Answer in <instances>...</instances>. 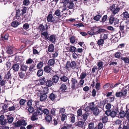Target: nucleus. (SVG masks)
Listing matches in <instances>:
<instances>
[{
    "instance_id": "obj_59",
    "label": "nucleus",
    "mask_w": 129,
    "mask_h": 129,
    "mask_svg": "<svg viewBox=\"0 0 129 129\" xmlns=\"http://www.w3.org/2000/svg\"><path fill=\"white\" fill-rule=\"evenodd\" d=\"M36 64L35 63L32 64L30 65L29 68V71L30 72L33 71V69L36 66Z\"/></svg>"
},
{
    "instance_id": "obj_4",
    "label": "nucleus",
    "mask_w": 129,
    "mask_h": 129,
    "mask_svg": "<svg viewBox=\"0 0 129 129\" xmlns=\"http://www.w3.org/2000/svg\"><path fill=\"white\" fill-rule=\"evenodd\" d=\"M71 88L73 90L76 89L78 87L77 85L76 87V85L77 83V80L76 77L72 78L71 79Z\"/></svg>"
},
{
    "instance_id": "obj_64",
    "label": "nucleus",
    "mask_w": 129,
    "mask_h": 129,
    "mask_svg": "<svg viewBox=\"0 0 129 129\" xmlns=\"http://www.w3.org/2000/svg\"><path fill=\"white\" fill-rule=\"evenodd\" d=\"M126 110L125 111V117L129 116V109L127 107V106H126Z\"/></svg>"
},
{
    "instance_id": "obj_19",
    "label": "nucleus",
    "mask_w": 129,
    "mask_h": 129,
    "mask_svg": "<svg viewBox=\"0 0 129 129\" xmlns=\"http://www.w3.org/2000/svg\"><path fill=\"white\" fill-rule=\"evenodd\" d=\"M19 64V63H17L13 64L12 68L14 71L17 72L18 71L20 68Z\"/></svg>"
},
{
    "instance_id": "obj_43",
    "label": "nucleus",
    "mask_w": 129,
    "mask_h": 129,
    "mask_svg": "<svg viewBox=\"0 0 129 129\" xmlns=\"http://www.w3.org/2000/svg\"><path fill=\"white\" fill-rule=\"evenodd\" d=\"M40 85H43L46 83L45 78L44 77H42L39 80Z\"/></svg>"
},
{
    "instance_id": "obj_58",
    "label": "nucleus",
    "mask_w": 129,
    "mask_h": 129,
    "mask_svg": "<svg viewBox=\"0 0 129 129\" xmlns=\"http://www.w3.org/2000/svg\"><path fill=\"white\" fill-rule=\"evenodd\" d=\"M103 62L100 61L97 64V66H98L99 70H101L103 67Z\"/></svg>"
},
{
    "instance_id": "obj_40",
    "label": "nucleus",
    "mask_w": 129,
    "mask_h": 129,
    "mask_svg": "<svg viewBox=\"0 0 129 129\" xmlns=\"http://www.w3.org/2000/svg\"><path fill=\"white\" fill-rule=\"evenodd\" d=\"M38 29L40 32H43L45 30L44 26L42 24H40L38 28Z\"/></svg>"
},
{
    "instance_id": "obj_11",
    "label": "nucleus",
    "mask_w": 129,
    "mask_h": 129,
    "mask_svg": "<svg viewBox=\"0 0 129 129\" xmlns=\"http://www.w3.org/2000/svg\"><path fill=\"white\" fill-rule=\"evenodd\" d=\"M21 15V13H20V10L19 8H18L16 9V14L15 16L14 17L15 19H19L20 16Z\"/></svg>"
},
{
    "instance_id": "obj_1",
    "label": "nucleus",
    "mask_w": 129,
    "mask_h": 129,
    "mask_svg": "<svg viewBox=\"0 0 129 129\" xmlns=\"http://www.w3.org/2000/svg\"><path fill=\"white\" fill-rule=\"evenodd\" d=\"M122 121L119 119H117L115 122L116 124L119 125L118 129H129V123L126 121H123L122 126Z\"/></svg>"
},
{
    "instance_id": "obj_12",
    "label": "nucleus",
    "mask_w": 129,
    "mask_h": 129,
    "mask_svg": "<svg viewBox=\"0 0 129 129\" xmlns=\"http://www.w3.org/2000/svg\"><path fill=\"white\" fill-rule=\"evenodd\" d=\"M108 102V100L106 99L100 101V103H97V107H101V106L103 107L104 105Z\"/></svg>"
},
{
    "instance_id": "obj_15",
    "label": "nucleus",
    "mask_w": 129,
    "mask_h": 129,
    "mask_svg": "<svg viewBox=\"0 0 129 129\" xmlns=\"http://www.w3.org/2000/svg\"><path fill=\"white\" fill-rule=\"evenodd\" d=\"M47 40L49 41L52 43H54L56 40L55 35L53 34L51 35L49 37Z\"/></svg>"
},
{
    "instance_id": "obj_3",
    "label": "nucleus",
    "mask_w": 129,
    "mask_h": 129,
    "mask_svg": "<svg viewBox=\"0 0 129 129\" xmlns=\"http://www.w3.org/2000/svg\"><path fill=\"white\" fill-rule=\"evenodd\" d=\"M15 126L16 127H19L21 125H23L25 126L27 124V123L25 122V120L24 119H21L18 120L16 122L14 123Z\"/></svg>"
},
{
    "instance_id": "obj_17",
    "label": "nucleus",
    "mask_w": 129,
    "mask_h": 129,
    "mask_svg": "<svg viewBox=\"0 0 129 129\" xmlns=\"http://www.w3.org/2000/svg\"><path fill=\"white\" fill-rule=\"evenodd\" d=\"M44 72L47 73H51L52 71L51 68L48 65H47L44 68Z\"/></svg>"
},
{
    "instance_id": "obj_22",
    "label": "nucleus",
    "mask_w": 129,
    "mask_h": 129,
    "mask_svg": "<svg viewBox=\"0 0 129 129\" xmlns=\"http://www.w3.org/2000/svg\"><path fill=\"white\" fill-rule=\"evenodd\" d=\"M16 108H17V110H18L19 109V107L18 105H17V106L15 107L14 106V105L13 104L12 106L9 107L8 110V111H14L16 110Z\"/></svg>"
},
{
    "instance_id": "obj_50",
    "label": "nucleus",
    "mask_w": 129,
    "mask_h": 129,
    "mask_svg": "<svg viewBox=\"0 0 129 129\" xmlns=\"http://www.w3.org/2000/svg\"><path fill=\"white\" fill-rule=\"evenodd\" d=\"M44 63L43 61H41L38 63L37 66V67L38 69H41L43 66Z\"/></svg>"
},
{
    "instance_id": "obj_56",
    "label": "nucleus",
    "mask_w": 129,
    "mask_h": 129,
    "mask_svg": "<svg viewBox=\"0 0 129 129\" xmlns=\"http://www.w3.org/2000/svg\"><path fill=\"white\" fill-rule=\"evenodd\" d=\"M9 37V34H5L4 36L3 35H1V37L3 40H7Z\"/></svg>"
},
{
    "instance_id": "obj_8",
    "label": "nucleus",
    "mask_w": 129,
    "mask_h": 129,
    "mask_svg": "<svg viewBox=\"0 0 129 129\" xmlns=\"http://www.w3.org/2000/svg\"><path fill=\"white\" fill-rule=\"evenodd\" d=\"M119 112L118 109V108L113 109L111 110L110 113V116L112 118H114L115 117L117 114V113Z\"/></svg>"
},
{
    "instance_id": "obj_49",
    "label": "nucleus",
    "mask_w": 129,
    "mask_h": 129,
    "mask_svg": "<svg viewBox=\"0 0 129 129\" xmlns=\"http://www.w3.org/2000/svg\"><path fill=\"white\" fill-rule=\"evenodd\" d=\"M120 10V8H119L118 6H117L116 8L114 9L113 10H112V12L114 15H115Z\"/></svg>"
},
{
    "instance_id": "obj_55",
    "label": "nucleus",
    "mask_w": 129,
    "mask_h": 129,
    "mask_svg": "<svg viewBox=\"0 0 129 129\" xmlns=\"http://www.w3.org/2000/svg\"><path fill=\"white\" fill-rule=\"evenodd\" d=\"M67 116L64 114H62L61 115V121H66Z\"/></svg>"
},
{
    "instance_id": "obj_23",
    "label": "nucleus",
    "mask_w": 129,
    "mask_h": 129,
    "mask_svg": "<svg viewBox=\"0 0 129 129\" xmlns=\"http://www.w3.org/2000/svg\"><path fill=\"white\" fill-rule=\"evenodd\" d=\"M60 81L64 82H67L69 80V78L68 77L65 75L61 76L60 78Z\"/></svg>"
},
{
    "instance_id": "obj_28",
    "label": "nucleus",
    "mask_w": 129,
    "mask_h": 129,
    "mask_svg": "<svg viewBox=\"0 0 129 129\" xmlns=\"http://www.w3.org/2000/svg\"><path fill=\"white\" fill-rule=\"evenodd\" d=\"M15 49L14 47L10 46L8 47L7 50V52L9 54H11L13 53V51Z\"/></svg>"
},
{
    "instance_id": "obj_62",
    "label": "nucleus",
    "mask_w": 129,
    "mask_h": 129,
    "mask_svg": "<svg viewBox=\"0 0 129 129\" xmlns=\"http://www.w3.org/2000/svg\"><path fill=\"white\" fill-rule=\"evenodd\" d=\"M44 93L46 94H48L49 91V89L48 87L46 86L43 89V90Z\"/></svg>"
},
{
    "instance_id": "obj_9",
    "label": "nucleus",
    "mask_w": 129,
    "mask_h": 129,
    "mask_svg": "<svg viewBox=\"0 0 129 129\" xmlns=\"http://www.w3.org/2000/svg\"><path fill=\"white\" fill-rule=\"evenodd\" d=\"M125 111L123 110V109H121L120 110L119 113L118 114V117L119 118H123L125 117Z\"/></svg>"
},
{
    "instance_id": "obj_20",
    "label": "nucleus",
    "mask_w": 129,
    "mask_h": 129,
    "mask_svg": "<svg viewBox=\"0 0 129 129\" xmlns=\"http://www.w3.org/2000/svg\"><path fill=\"white\" fill-rule=\"evenodd\" d=\"M74 3H73V1H70V2H69L66 6V10H67V8H68L69 9H73L74 8Z\"/></svg>"
},
{
    "instance_id": "obj_57",
    "label": "nucleus",
    "mask_w": 129,
    "mask_h": 129,
    "mask_svg": "<svg viewBox=\"0 0 129 129\" xmlns=\"http://www.w3.org/2000/svg\"><path fill=\"white\" fill-rule=\"evenodd\" d=\"M109 18V23L111 24H112L114 20V18L111 15Z\"/></svg>"
},
{
    "instance_id": "obj_18",
    "label": "nucleus",
    "mask_w": 129,
    "mask_h": 129,
    "mask_svg": "<svg viewBox=\"0 0 129 129\" xmlns=\"http://www.w3.org/2000/svg\"><path fill=\"white\" fill-rule=\"evenodd\" d=\"M67 50L70 52H75L77 51V49L74 46H69L66 48Z\"/></svg>"
},
{
    "instance_id": "obj_54",
    "label": "nucleus",
    "mask_w": 129,
    "mask_h": 129,
    "mask_svg": "<svg viewBox=\"0 0 129 129\" xmlns=\"http://www.w3.org/2000/svg\"><path fill=\"white\" fill-rule=\"evenodd\" d=\"M19 22L17 21H13L11 24V26L14 27H17L19 25Z\"/></svg>"
},
{
    "instance_id": "obj_31",
    "label": "nucleus",
    "mask_w": 129,
    "mask_h": 129,
    "mask_svg": "<svg viewBox=\"0 0 129 129\" xmlns=\"http://www.w3.org/2000/svg\"><path fill=\"white\" fill-rule=\"evenodd\" d=\"M61 128L59 129H69L72 127V125L70 124H68L66 123H64Z\"/></svg>"
},
{
    "instance_id": "obj_10",
    "label": "nucleus",
    "mask_w": 129,
    "mask_h": 129,
    "mask_svg": "<svg viewBox=\"0 0 129 129\" xmlns=\"http://www.w3.org/2000/svg\"><path fill=\"white\" fill-rule=\"evenodd\" d=\"M118 35L116 34L114 35H112V37L111 38V40L112 43H115L118 41Z\"/></svg>"
},
{
    "instance_id": "obj_30",
    "label": "nucleus",
    "mask_w": 129,
    "mask_h": 129,
    "mask_svg": "<svg viewBox=\"0 0 129 129\" xmlns=\"http://www.w3.org/2000/svg\"><path fill=\"white\" fill-rule=\"evenodd\" d=\"M6 119L8 120L7 123L10 124L12 122L14 118L11 115H8L7 116Z\"/></svg>"
},
{
    "instance_id": "obj_47",
    "label": "nucleus",
    "mask_w": 129,
    "mask_h": 129,
    "mask_svg": "<svg viewBox=\"0 0 129 129\" xmlns=\"http://www.w3.org/2000/svg\"><path fill=\"white\" fill-rule=\"evenodd\" d=\"M38 115L37 113H36V112H34L32 116L31 117V119L32 121H35L38 119V118L36 117Z\"/></svg>"
},
{
    "instance_id": "obj_44",
    "label": "nucleus",
    "mask_w": 129,
    "mask_h": 129,
    "mask_svg": "<svg viewBox=\"0 0 129 129\" xmlns=\"http://www.w3.org/2000/svg\"><path fill=\"white\" fill-rule=\"evenodd\" d=\"M52 117L51 115H48L46 116L45 119L46 121L48 123L52 121Z\"/></svg>"
},
{
    "instance_id": "obj_32",
    "label": "nucleus",
    "mask_w": 129,
    "mask_h": 129,
    "mask_svg": "<svg viewBox=\"0 0 129 129\" xmlns=\"http://www.w3.org/2000/svg\"><path fill=\"white\" fill-rule=\"evenodd\" d=\"M60 90L62 92H65L67 90V86L65 83H63L60 87Z\"/></svg>"
},
{
    "instance_id": "obj_14",
    "label": "nucleus",
    "mask_w": 129,
    "mask_h": 129,
    "mask_svg": "<svg viewBox=\"0 0 129 129\" xmlns=\"http://www.w3.org/2000/svg\"><path fill=\"white\" fill-rule=\"evenodd\" d=\"M43 107L40 106L37 107L36 113H37L38 115H41L43 114Z\"/></svg>"
},
{
    "instance_id": "obj_5",
    "label": "nucleus",
    "mask_w": 129,
    "mask_h": 129,
    "mask_svg": "<svg viewBox=\"0 0 129 129\" xmlns=\"http://www.w3.org/2000/svg\"><path fill=\"white\" fill-rule=\"evenodd\" d=\"M18 75L19 78L24 79H26L27 76L26 72L20 71L18 73Z\"/></svg>"
},
{
    "instance_id": "obj_39",
    "label": "nucleus",
    "mask_w": 129,
    "mask_h": 129,
    "mask_svg": "<svg viewBox=\"0 0 129 129\" xmlns=\"http://www.w3.org/2000/svg\"><path fill=\"white\" fill-rule=\"evenodd\" d=\"M54 50V46L53 44H51L49 45L48 50L50 52H53Z\"/></svg>"
},
{
    "instance_id": "obj_36",
    "label": "nucleus",
    "mask_w": 129,
    "mask_h": 129,
    "mask_svg": "<svg viewBox=\"0 0 129 129\" xmlns=\"http://www.w3.org/2000/svg\"><path fill=\"white\" fill-rule=\"evenodd\" d=\"M55 62V59H51L48 60L47 64L48 66H51L54 65Z\"/></svg>"
},
{
    "instance_id": "obj_6",
    "label": "nucleus",
    "mask_w": 129,
    "mask_h": 129,
    "mask_svg": "<svg viewBox=\"0 0 129 129\" xmlns=\"http://www.w3.org/2000/svg\"><path fill=\"white\" fill-rule=\"evenodd\" d=\"M71 0H62L61 3L63 4V5L59 7L60 9H62L61 12H63L66 10V6L68 3Z\"/></svg>"
},
{
    "instance_id": "obj_29",
    "label": "nucleus",
    "mask_w": 129,
    "mask_h": 129,
    "mask_svg": "<svg viewBox=\"0 0 129 129\" xmlns=\"http://www.w3.org/2000/svg\"><path fill=\"white\" fill-rule=\"evenodd\" d=\"M59 77L57 75H54L52 78V81L53 83L56 84L58 81Z\"/></svg>"
},
{
    "instance_id": "obj_45",
    "label": "nucleus",
    "mask_w": 129,
    "mask_h": 129,
    "mask_svg": "<svg viewBox=\"0 0 129 129\" xmlns=\"http://www.w3.org/2000/svg\"><path fill=\"white\" fill-rule=\"evenodd\" d=\"M28 8L25 6H23L21 10L22 16L27 12V10Z\"/></svg>"
},
{
    "instance_id": "obj_33",
    "label": "nucleus",
    "mask_w": 129,
    "mask_h": 129,
    "mask_svg": "<svg viewBox=\"0 0 129 129\" xmlns=\"http://www.w3.org/2000/svg\"><path fill=\"white\" fill-rule=\"evenodd\" d=\"M8 106L6 104H5L2 105V110L4 112H6L8 111Z\"/></svg>"
},
{
    "instance_id": "obj_26",
    "label": "nucleus",
    "mask_w": 129,
    "mask_h": 129,
    "mask_svg": "<svg viewBox=\"0 0 129 129\" xmlns=\"http://www.w3.org/2000/svg\"><path fill=\"white\" fill-rule=\"evenodd\" d=\"M28 67L27 66L24 64H21L20 66V71L23 72H26Z\"/></svg>"
},
{
    "instance_id": "obj_61",
    "label": "nucleus",
    "mask_w": 129,
    "mask_h": 129,
    "mask_svg": "<svg viewBox=\"0 0 129 129\" xmlns=\"http://www.w3.org/2000/svg\"><path fill=\"white\" fill-rule=\"evenodd\" d=\"M115 96L117 98L121 97L123 96L121 91H117L115 93Z\"/></svg>"
},
{
    "instance_id": "obj_16",
    "label": "nucleus",
    "mask_w": 129,
    "mask_h": 129,
    "mask_svg": "<svg viewBox=\"0 0 129 129\" xmlns=\"http://www.w3.org/2000/svg\"><path fill=\"white\" fill-rule=\"evenodd\" d=\"M47 96L46 94L40 93L39 96L40 101L41 102L44 101L47 99Z\"/></svg>"
},
{
    "instance_id": "obj_35",
    "label": "nucleus",
    "mask_w": 129,
    "mask_h": 129,
    "mask_svg": "<svg viewBox=\"0 0 129 129\" xmlns=\"http://www.w3.org/2000/svg\"><path fill=\"white\" fill-rule=\"evenodd\" d=\"M53 18L52 14L50 13L49 14L47 17V21L48 22H53L54 21L52 20Z\"/></svg>"
},
{
    "instance_id": "obj_41",
    "label": "nucleus",
    "mask_w": 129,
    "mask_h": 129,
    "mask_svg": "<svg viewBox=\"0 0 129 129\" xmlns=\"http://www.w3.org/2000/svg\"><path fill=\"white\" fill-rule=\"evenodd\" d=\"M89 114L88 113L85 112L82 115V120L84 121H85L87 119V117L89 116Z\"/></svg>"
},
{
    "instance_id": "obj_27",
    "label": "nucleus",
    "mask_w": 129,
    "mask_h": 129,
    "mask_svg": "<svg viewBox=\"0 0 129 129\" xmlns=\"http://www.w3.org/2000/svg\"><path fill=\"white\" fill-rule=\"evenodd\" d=\"M57 97V95H56V94L52 92L49 94L48 98H49L52 101H54L55 98Z\"/></svg>"
},
{
    "instance_id": "obj_51",
    "label": "nucleus",
    "mask_w": 129,
    "mask_h": 129,
    "mask_svg": "<svg viewBox=\"0 0 129 129\" xmlns=\"http://www.w3.org/2000/svg\"><path fill=\"white\" fill-rule=\"evenodd\" d=\"M43 70L42 69H40L37 72V75L38 76L40 77L42 76L43 74Z\"/></svg>"
},
{
    "instance_id": "obj_46",
    "label": "nucleus",
    "mask_w": 129,
    "mask_h": 129,
    "mask_svg": "<svg viewBox=\"0 0 129 129\" xmlns=\"http://www.w3.org/2000/svg\"><path fill=\"white\" fill-rule=\"evenodd\" d=\"M121 91L123 96H125L127 92V90L125 89L124 87L122 88Z\"/></svg>"
},
{
    "instance_id": "obj_24",
    "label": "nucleus",
    "mask_w": 129,
    "mask_h": 129,
    "mask_svg": "<svg viewBox=\"0 0 129 129\" xmlns=\"http://www.w3.org/2000/svg\"><path fill=\"white\" fill-rule=\"evenodd\" d=\"M126 31H119V32L117 34V35H118V38L120 39L121 37H123L126 35Z\"/></svg>"
},
{
    "instance_id": "obj_34",
    "label": "nucleus",
    "mask_w": 129,
    "mask_h": 129,
    "mask_svg": "<svg viewBox=\"0 0 129 129\" xmlns=\"http://www.w3.org/2000/svg\"><path fill=\"white\" fill-rule=\"evenodd\" d=\"M59 119L58 117H57L56 118L53 119L52 121H51L52 124L54 125H56L58 123V120Z\"/></svg>"
},
{
    "instance_id": "obj_37",
    "label": "nucleus",
    "mask_w": 129,
    "mask_h": 129,
    "mask_svg": "<svg viewBox=\"0 0 129 129\" xmlns=\"http://www.w3.org/2000/svg\"><path fill=\"white\" fill-rule=\"evenodd\" d=\"M96 28L97 27L96 26H94L93 27L91 28V29L92 30L88 31L87 32L88 34L91 36L94 35L95 33L93 31L96 29Z\"/></svg>"
},
{
    "instance_id": "obj_25",
    "label": "nucleus",
    "mask_w": 129,
    "mask_h": 129,
    "mask_svg": "<svg viewBox=\"0 0 129 129\" xmlns=\"http://www.w3.org/2000/svg\"><path fill=\"white\" fill-rule=\"evenodd\" d=\"M121 15H122L124 19L126 20H129V14L127 11H125L123 12Z\"/></svg>"
},
{
    "instance_id": "obj_38",
    "label": "nucleus",
    "mask_w": 129,
    "mask_h": 129,
    "mask_svg": "<svg viewBox=\"0 0 129 129\" xmlns=\"http://www.w3.org/2000/svg\"><path fill=\"white\" fill-rule=\"evenodd\" d=\"M53 83L52 81L50 80H48L46 82L45 85L48 87H51L53 84Z\"/></svg>"
},
{
    "instance_id": "obj_53",
    "label": "nucleus",
    "mask_w": 129,
    "mask_h": 129,
    "mask_svg": "<svg viewBox=\"0 0 129 129\" xmlns=\"http://www.w3.org/2000/svg\"><path fill=\"white\" fill-rule=\"evenodd\" d=\"M30 4L29 0H23V5L24 6H27Z\"/></svg>"
},
{
    "instance_id": "obj_13",
    "label": "nucleus",
    "mask_w": 129,
    "mask_h": 129,
    "mask_svg": "<svg viewBox=\"0 0 129 129\" xmlns=\"http://www.w3.org/2000/svg\"><path fill=\"white\" fill-rule=\"evenodd\" d=\"M62 9H57L55 11L53 15L54 16H57L58 17H61V12H61Z\"/></svg>"
},
{
    "instance_id": "obj_7",
    "label": "nucleus",
    "mask_w": 129,
    "mask_h": 129,
    "mask_svg": "<svg viewBox=\"0 0 129 129\" xmlns=\"http://www.w3.org/2000/svg\"><path fill=\"white\" fill-rule=\"evenodd\" d=\"M89 106L91 107L92 110H93V114L94 115H97V106L94 107V102H92L89 104Z\"/></svg>"
},
{
    "instance_id": "obj_21",
    "label": "nucleus",
    "mask_w": 129,
    "mask_h": 129,
    "mask_svg": "<svg viewBox=\"0 0 129 129\" xmlns=\"http://www.w3.org/2000/svg\"><path fill=\"white\" fill-rule=\"evenodd\" d=\"M84 124V122L81 121L77 122L75 123L76 125L82 128L83 129H85V125L83 126Z\"/></svg>"
},
{
    "instance_id": "obj_60",
    "label": "nucleus",
    "mask_w": 129,
    "mask_h": 129,
    "mask_svg": "<svg viewBox=\"0 0 129 129\" xmlns=\"http://www.w3.org/2000/svg\"><path fill=\"white\" fill-rule=\"evenodd\" d=\"M70 41L72 44L75 43V38L74 36L71 37L70 38Z\"/></svg>"
},
{
    "instance_id": "obj_42",
    "label": "nucleus",
    "mask_w": 129,
    "mask_h": 129,
    "mask_svg": "<svg viewBox=\"0 0 129 129\" xmlns=\"http://www.w3.org/2000/svg\"><path fill=\"white\" fill-rule=\"evenodd\" d=\"M123 55H124L121 54V52L118 51L117 52H116L115 53L114 57L116 58L119 59L121 56Z\"/></svg>"
},
{
    "instance_id": "obj_48",
    "label": "nucleus",
    "mask_w": 129,
    "mask_h": 129,
    "mask_svg": "<svg viewBox=\"0 0 129 129\" xmlns=\"http://www.w3.org/2000/svg\"><path fill=\"white\" fill-rule=\"evenodd\" d=\"M41 35H43L44 36L45 39L47 40L49 36L48 34L47 31L41 33Z\"/></svg>"
},
{
    "instance_id": "obj_2",
    "label": "nucleus",
    "mask_w": 129,
    "mask_h": 129,
    "mask_svg": "<svg viewBox=\"0 0 129 129\" xmlns=\"http://www.w3.org/2000/svg\"><path fill=\"white\" fill-rule=\"evenodd\" d=\"M77 64L74 61H68L67 62L65 68L66 69H68L70 68L73 69H75L76 68Z\"/></svg>"
},
{
    "instance_id": "obj_63",
    "label": "nucleus",
    "mask_w": 129,
    "mask_h": 129,
    "mask_svg": "<svg viewBox=\"0 0 129 129\" xmlns=\"http://www.w3.org/2000/svg\"><path fill=\"white\" fill-rule=\"evenodd\" d=\"M33 62H34L33 60L30 58H29L28 59H27L26 61V63L27 64H31Z\"/></svg>"
},
{
    "instance_id": "obj_52",
    "label": "nucleus",
    "mask_w": 129,
    "mask_h": 129,
    "mask_svg": "<svg viewBox=\"0 0 129 129\" xmlns=\"http://www.w3.org/2000/svg\"><path fill=\"white\" fill-rule=\"evenodd\" d=\"M87 75V74L86 72H82L81 73L79 78L81 79H83L85 78Z\"/></svg>"
}]
</instances>
